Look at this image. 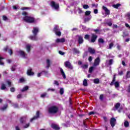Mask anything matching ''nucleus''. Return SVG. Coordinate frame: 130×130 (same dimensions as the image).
Wrapping results in <instances>:
<instances>
[{
    "label": "nucleus",
    "instance_id": "54",
    "mask_svg": "<svg viewBox=\"0 0 130 130\" xmlns=\"http://www.w3.org/2000/svg\"><path fill=\"white\" fill-rule=\"evenodd\" d=\"M30 9L29 7H22L21 8L22 11H24V10H29Z\"/></svg>",
    "mask_w": 130,
    "mask_h": 130
},
{
    "label": "nucleus",
    "instance_id": "64",
    "mask_svg": "<svg viewBox=\"0 0 130 130\" xmlns=\"http://www.w3.org/2000/svg\"><path fill=\"white\" fill-rule=\"evenodd\" d=\"M10 91H11V92H14L15 91V88L12 87V88H10Z\"/></svg>",
    "mask_w": 130,
    "mask_h": 130
},
{
    "label": "nucleus",
    "instance_id": "15",
    "mask_svg": "<svg viewBox=\"0 0 130 130\" xmlns=\"http://www.w3.org/2000/svg\"><path fill=\"white\" fill-rule=\"evenodd\" d=\"M66 42V39L64 38L59 39L58 38L55 40L56 43H63V42Z\"/></svg>",
    "mask_w": 130,
    "mask_h": 130
},
{
    "label": "nucleus",
    "instance_id": "53",
    "mask_svg": "<svg viewBox=\"0 0 130 130\" xmlns=\"http://www.w3.org/2000/svg\"><path fill=\"white\" fill-rule=\"evenodd\" d=\"M83 69H88V64H84L82 66Z\"/></svg>",
    "mask_w": 130,
    "mask_h": 130
},
{
    "label": "nucleus",
    "instance_id": "14",
    "mask_svg": "<svg viewBox=\"0 0 130 130\" xmlns=\"http://www.w3.org/2000/svg\"><path fill=\"white\" fill-rule=\"evenodd\" d=\"M103 10L105 11L106 15H107L108 16L110 15V10H109L107 7L103 6Z\"/></svg>",
    "mask_w": 130,
    "mask_h": 130
},
{
    "label": "nucleus",
    "instance_id": "10",
    "mask_svg": "<svg viewBox=\"0 0 130 130\" xmlns=\"http://www.w3.org/2000/svg\"><path fill=\"white\" fill-rule=\"evenodd\" d=\"M32 33L34 35H38V33H39V28L37 27H34L32 30Z\"/></svg>",
    "mask_w": 130,
    "mask_h": 130
},
{
    "label": "nucleus",
    "instance_id": "46",
    "mask_svg": "<svg viewBox=\"0 0 130 130\" xmlns=\"http://www.w3.org/2000/svg\"><path fill=\"white\" fill-rule=\"evenodd\" d=\"M22 15H23V16H24V17H28V13H27V12H23Z\"/></svg>",
    "mask_w": 130,
    "mask_h": 130
},
{
    "label": "nucleus",
    "instance_id": "12",
    "mask_svg": "<svg viewBox=\"0 0 130 130\" xmlns=\"http://www.w3.org/2000/svg\"><path fill=\"white\" fill-rule=\"evenodd\" d=\"M67 103L69 105L70 108L73 109V101L72 100V98H69L68 101H67Z\"/></svg>",
    "mask_w": 130,
    "mask_h": 130
},
{
    "label": "nucleus",
    "instance_id": "48",
    "mask_svg": "<svg viewBox=\"0 0 130 130\" xmlns=\"http://www.w3.org/2000/svg\"><path fill=\"white\" fill-rule=\"evenodd\" d=\"M26 49H31V45H30V44L26 45Z\"/></svg>",
    "mask_w": 130,
    "mask_h": 130
},
{
    "label": "nucleus",
    "instance_id": "58",
    "mask_svg": "<svg viewBox=\"0 0 130 130\" xmlns=\"http://www.w3.org/2000/svg\"><path fill=\"white\" fill-rule=\"evenodd\" d=\"M92 6V8H94V7H95V8H97V7H98V4H92L91 5Z\"/></svg>",
    "mask_w": 130,
    "mask_h": 130
},
{
    "label": "nucleus",
    "instance_id": "32",
    "mask_svg": "<svg viewBox=\"0 0 130 130\" xmlns=\"http://www.w3.org/2000/svg\"><path fill=\"white\" fill-rule=\"evenodd\" d=\"M29 89V87L28 86H25L23 87L22 89L21 90V92H25V91H27Z\"/></svg>",
    "mask_w": 130,
    "mask_h": 130
},
{
    "label": "nucleus",
    "instance_id": "6",
    "mask_svg": "<svg viewBox=\"0 0 130 130\" xmlns=\"http://www.w3.org/2000/svg\"><path fill=\"white\" fill-rule=\"evenodd\" d=\"M110 123L112 127H114V126H115V124L116 123V119L114 117L111 118Z\"/></svg>",
    "mask_w": 130,
    "mask_h": 130
},
{
    "label": "nucleus",
    "instance_id": "18",
    "mask_svg": "<svg viewBox=\"0 0 130 130\" xmlns=\"http://www.w3.org/2000/svg\"><path fill=\"white\" fill-rule=\"evenodd\" d=\"M27 74L28 76H33L34 75V73L32 72V69L29 68L27 71Z\"/></svg>",
    "mask_w": 130,
    "mask_h": 130
},
{
    "label": "nucleus",
    "instance_id": "26",
    "mask_svg": "<svg viewBox=\"0 0 130 130\" xmlns=\"http://www.w3.org/2000/svg\"><path fill=\"white\" fill-rule=\"evenodd\" d=\"M93 83L94 84H99L100 83V80L99 78H95L93 80Z\"/></svg>",
    "mask_w": 130,
    "mask_h": 130
},
{
    "label": "nucleus",
    "instance_id": "34",
    "mask_svg": "<svg viewBox=\"0 0 130 130\" xmlns=\"http://www.w3.org/2000/svg\"><path fill=\"white\" fill-rule=\"evenodd\" d=\"M46 96H47V93H46V92H44L41 94V98H45V97H46Z\"/></svg>",
    "mask_w": 130,
    "mask_h": 130
},
{
    "label": "nucleus",
    "instance_id": "31",
    "mask_svg": "<svg viewBox=\"0 0 130 130\" xmlns=\"http://www.w3.org/2000/svg\"><path fill=\"white\" fill-rule=\"evenodd\" d=\"M98 42H99V43H102V44H103V43H104L105 41H104V40H103V39L100 38L98 39Z\"/></svg>",
    "mask_w": 130,
    "mask_h": 130
},
{
    "label": "nucleus",
    "instance_id": "9",
    "mask_svg": "<svg viewBox=\"0 0 130 130\" xmlns=\"http://www.w3.org/2000/svg\"><path fill=\"white\" fill-rule=\"evenodd\" d=\"M51 6L52 8H53L55 10H58L59 8V5L55 4L54 1H52L51 2Z\"/></svg>",
    "mask_w": 130,
    "mask_h": 130
},
{
    "label": "nucleus",
    "instance_id": "59",
    "mask_svg": "<svg viewBox=\"0 0 130 130\" xmlns=\"http://www.w3.org/2000/svg\"><path fill=\"white\" fill-rule=\"evenodd\" d=\"M43 74V72H41V73H39L37 75V77H38V78L41 77V75H42Z\"/></svg>",
    "mask_w": 130,
    "mask_h": 130
},
{
    "label": "nucleus",
    "instance_id": "41",
    "mask_svg": "<svg viewBox=\"0 0 130 130\" xmlns=\"http://www.w3.org/2000/svg\"><path fill=\"white\" fill-rule=\"evenodd\" d=\"M8 108V105H5L1 108L2 110H6Z\"/></svg>",
    "mask_w": 130,
    "mask_h": 130
},
{
    "label": "nucleus",
    "instance_id": "3",
    "mask_svg": "<svg viewBox=\"0 0 130 130\" xmlns=\"http://www.w3.org/2000/svg\"><path fill=\"white\" fill-rule=\"evenodd\" d=\"M23 19L24 22H26V23H29V24H33L35 23V18L33 17L26 16L24 17Z\"/></svg>",
    "mask_w": 130,
    "mask_h": 130
},
{
    "label": "nucleus",
    "instance_id": "2",
    "mask_svg": "<svg viewBox=\"0 0 130 130\" xmlns=\"http://www.w3.org/2000/svg\"><path fill=\"white\" fill-rule=\"evenodd\" d=\"M52 31L56 36H58V37L61 36V31H60V28L58 25H55Z\"/></svg>",
    "mask_w": 130,
    "mask_h": 130
},
{
    "label": "nucleus",
    "instance_id": "55",
    "mask_svg": "<svg viewBox=\"0 0 130 130\" xmlns=\"http://www.w3.org/2000/svg\"><path fill=\"white\" fill-rule=\"evenodd\" d=\"M3 19L4 21H7V20H8V17H7V16L4 15V16H3Z\"/></svg>",
    "mask_w": 130,
    "mask_h": 130
},
{
    "label": "nucleus",
    "instance_id": "47",
    "mask_svg": "<svg viewBox=\"0 0 130 130\" xmlns=\"http://www.w3.org/2000/svg\"><path fill=\"white\" fill-rule=\"evenodd\" d=\"M20 83H24L25 82V79L24 78H21L19 80Z\"/></svg>",
    "mask_w": 130,
    "mask_h": 130
},
{
    "label": "nucleus",
    "instance_id": "1",
    "mask_svg": "<svg viewBox=\"0 0 130 130\" xmlns=\"http://www.w3.org/2000/svg\"><path fill=\"white\" fill-rule=\"evenodd\" d=\"M58 111V108L55 106H52L48 108V112L49 114H55Z\"/></svg>",
    "mask_w": 130,
    "mask_h": 130
},
{
    "label": "nucleus",
    "instance_id": "37",
    "mask_svg": "<svg viewBox=\"0 0 130 130\" xmlns=\"http://www.w3.org/2000/svg\"><path fill=\"white\" fill-rule=\"evenodd\" d=\"M94 70V67H91L89 68L88 72L90 73V74H91V73H93V70Z\"/></svg>",
    "mask_w": 130,
    "mask_h": 130
},
{
    "label": "nucleus",
    "instance_id": "61",
    "mask_svg": "<svg viewBox=\"0 0 130 130\" xmlns=\"http://www.w3.org/2000/svg\"><path fill=\"white\" fill-rule=\"evenodd\" d=\"M118 75H119V76H122V75H123V71H121L119 72L118 73Z\"/></svg>",
    "mask_w": 130,
    "mask_h": 130
},
{
    "label": "nucleus",
    "instance_id": "35",
    "mask_svg": "<svg viewBox=\"0 0 130 130\" xmlns=\"http://www.w3.org/2000/svg\"><path fill=\"white\" fill-rule=\"evenodd\" d=\"M88 51L91 53V54H94V53H95V52H96V51H95V49H89Z\"/></svg>",
    "mask_w": 130,
    "mask_h": 130
},
{
    "label": "nucleus",
    "instance_id": "28",
    "mask_svg": "<svg viewBox=\"0 0 130 130\" xmlns=\"http://www.w3.org/2000/svg\"><path fill=\"white\" fill-rule=\"evenodd\" d=\"M5 51L8 52L10 55H12V54H13V50L12 49H6Z\"/></svg>",
    "mask_w": 130,
    "mask_h": 130
},
{
    "label": "nucleus",
    "instance_id": "8",
    "mask_svg": "<svg viewBox=\"0 0 130 130\" xmlns=\"http://www.w3.org/2000/svg\"><path fill=\"white\" fill-rule=\"evenodd\" d=\"M66 68H67V69H69V70L74 69V67H73V65H72V63H71L69 61H66Z\"/></svg>",
    "mask_w": 130,
    "mask_h": 130
},
{
    "label": "nucleus",
    "instance_id": "36",
    "mask_svg": "<svg viewBox=\"0 0 130 130\" xmlns=\"http://www.w3.org/2000/svg\"><path fill=\"white\" fill-rule=\"evenodd\" d=\"M84 39H85V40H89V39H90V35H85L84 36Z\"/></svg>",
    "mask_w": 130,
    "mask_h": 130
},
{
    "label": "nucleus",
    "instance_id": "52",
    "mask_svg": "<svg viewBox=\"0 0 130 130\" xmlns=\"http://www.w3.org/2000/svg\"><path fill=\"white\" fill-rule=\"evenodd\" d=\"M107 24L108 25V26H109V27H111L112 26V22H111V21L107 22Z\"/></svg>",
    "mask_w": 130,
    "mask_h": 130
},
{
    "label": "nucleus",
    "instance_id": "39",
    "mask_svg": "<svg viewBox=\"0 0 130 130\" xmlns=\"http://www.w3.org/2000/svg\"><path fill=\"white\" fill-rule=\"evenodd\" d=\"M79 53H80V52L79 51V50H78L77 49L73 50V54H77Z\"/></svg>",
    "mask_w": 130,
    "mask_h": 130
},
{
    "label": "nucleus",
    "instance_id": "29",
    "mask_svg": "<svg viewBox=\"0 0 130 130\" xmlns=\"http://www.w3.org/2000/svg\"><path fill=\"white\" fill-rule=\"evenodd\" d=\"M120 6H121V4H115V5H113V7L115 9H118V7H120Z\"/></svg>",
    "mask_w": 130,
    "mask_h": 130
},
{
    "label": "nucleus",
    "instance_id": "63",
    "mask_svg": "<svg viewBox=\"0 0 130 130\" xmlns=\"http://www.w3.org/2000/svg\"><path fill=\"white\" fill-rule=\"evenodd\" d=\"M127 17L128 20H130V13H127Z\"/></svg>",
    "mask_w": 130,
    "mask_h": 130
},
{
    "label": "nucleus",
    "instance_id": "24",
    "mask_svg": "<svg viewBox=\"0 0 130 130\" xmlns=\"http://www.w3.org/2000/svg\"><path fill=\"white\" fill-rule=\"evenodd\" d=\"M60 72L62 75L63 79H66V74H64V72H63V70H62L61 68H60Z\"/></svg>",
    "mask_w": 130,
    "mask_h": 130
},
{
    "label": "nucleus",
    "instance_id": "17",
    "mask_svg": "<svg viewBox=\"0 0 130 130\" xmlns=\"http://www.w3.org/2000/svg\"><path fill=\"white\" fill-rule=\"evenodd\" d=\"M99 63H100V58H99V57H98V58H96L95 59L93 66L94 67H96L97 66H99Z\"/></svg>",
    "mask_w": 130,
    "mask_h": 130
},
{
    "label": "nucleus",
    "instance_id": "23",
    "mask_svg": "<svg viewBox=\"0 0 130 130\" xmlns=\"http://www.w3.org/2000/svg\"><path fill=\"white\" fill-rule=\"evenodd\" d=\"M119 107H120V103H116L115 105V109H114V110H117V109H118Z\"/></svg>",
    "mask_w": 130,
    "mask_h": 130
},
{
    "label": "nucleus",
    "instance_id": "42",
    "mask_svg": "<svg viewBox=\"0 0 130 130\" xmlns=\"http://www.w3.org/2000/svg\"><path fill=\"white\" fill-rule=\"evenodd\" d=\"M114 45L113 44V43H110L109 45V48H110V49H111V48L113 47Z\"/></svg>",
    "mask_w": 130,
    "mask_h": 130
},
{
    "label": "nucleus",
    "instance_id": "19",
    "mask_svg": "<svg viewBox=\"0 0 130 130\" xmlns=\"http://www.w3.org/2000/svg\"><path fill=\"white\" fill-rule=\"evenodd\" d=\"M39 111L37 112L36 116H34L32 118L30 119V122H32L33 120L35 119H37V118H39Z\"/></svg>",
    "mask_w": 130,
    "mask_h": 130
},
{
    "label": "nucleus",
    "instance_id": "4",
    "mask_svg": "<svg viewBox=\"0 0 130 130\" xmlns=\"http://www.w3.org/2000/svg\"><path fill=\"white\" fill-rule=\"evenodd\" d=\"M116 79V77H115V75H114L113 80L111 83L110 84V86H113V85H115V88H118L119 87V83L117 81L114 83L115 82V79Z\"/></svg>",
    "mask_w": 130,
    "mask_h": 130
},
{
    "label": "nucleus",
    "instance_id": "62",
    "mask_svg": "<svg viewBox=\"0 0 130 130\" xmlns=\"http://www.w3.org/2000/svg\"><path fill=\"white\" fill-rule=\"evenodd\" d=\"M43 74H44V75H48V71H42Z\"/></svg>",
    "mask_w": 130,
    "mask_h": 130
},
{
    "label": "nucleus",
    "instance_id": "45",
    "mask_svg": "<svg viewBox=\"0 0 130 130\" xmlns=\"http://www.w3.org/2000/svg\"><path fill=\"white\" fill-rule=\"evenodd\" d=\"M103 98H104V94H101L100 95V100H101V101H103Z\"/></svg>",
    "mask_w": 130,
    "mask_h": 130
},
{
    "label": "nucleus",
    "instance_id": "13",
    "mask_svg": "<svg viewBox=\"0 0 130 130\" xmlns=\"http://www.w3.org/2000/svg\"><path fill=\"white\" fill-rule=\"evenodd\" d=\"M18 54L20 55V56H21L22 58H26V56L27 55V54L25 53V52L22 50H20L19 51H18Z\"/></svg>",
    "mask_w": 130,
    "mask_h": 130
},
{
    "label": "nucleus",
    "instance_id": "50",
    "mask_svg": "<svg viewBox=\"0 0 130 130\" xmlns=\"http://www.w3.org/2000/svg\"><path fill=\"white\" fill-rule=\"evenodd\" d=\"M16 68V65H14V66H12V68H11V71H12V72H14V71H15Z\"/></svg>",
    "mask_w": 130,
    "mask_h": 130
},
{
    "label": "nucleus",
    "instance_id": "51",
    "mask_svg": "<svg viewBox=\"0 0 130 130\" xmlns=\"http://www.w3.org/2000/svg\"><path fill=\"white\" fill-rule=\"evenodd\" d=\"M126 77L127 79H129V78H130L129 71H127Z\"/></svg>",
    "mask_w": 130,
    "mask_h": 130
},
{
    "label": "nucleus",
    "instance_id": "43",
    "mask_svg": "<svg viewBox=\"0 0 130 130\" xmlns=\"http://www.w3.org/2000/svg\"><path fill=\"white\" fill-rule=\"evenodd\" d=\"M6 89V85L3 84L1 86V90H5Z\"/></svg>",
    "mask_w": 130,
    "mask_h": 130
},
{
    "label": "nucleus",
    "instance_id": "40",
    "mask_svg": "<svg viewBox=\"0 0 130 130\" xmlns=\"http://www.w3.org/2000/svg\"><path fill=\"white\" fill-rule=\"evenodd\" d=\"M4 59V57L0 56V64H1L2 66H3V64H4V62H3V61H2Z\"/></svg>",
    "mask_w": 130,
    "mask_h": 130
},
{
    "label": "nucleus",
    "instance_id": "16",
    "mask_svg": "<svg viewBox=\"0 0 130 130\" xmlns=\"http://www.w3.org/2000/svg\"><path fill=\"white\" fill-rule=\"evenodd\" d=\"M51 126L52 128H53V129H55V130L60 129L59 126H58V125L55 124V123L52 124Z\"/></svg>",
    "mask_w": 130,
    "mask_h": 130
},
{
    "label": "nucleus",
    "instance_id": "49",
    "mask_svg": "<svg viewBox=\"0 0 130 130\" xmlns=\"http://www.w3.org/2000/svg\"><path fill=\"white\" fill-rule=\"evenodd\" d=\"M83 9L85 10H87V9H89V6L88 5H83Z\"/></svg>",
    "mask_w": 130,
    "mask_h": 130
},
{
    "label": "nucleus",
    "instance_id": "25",
    "mask_svg": "<svg viewBox=\"0 0 130 130\" xmlns=\"http://www.w3.org/2000/svg\"><path fill=\"white\" fill-rule=\"evenodd\" d=\"M83 85L84 86V87H87V86H88V81H87V79H84L83 81Z\"/></svg>",
    "mask_w": 130,
    "mask_h": 130
},
{
    "label": "nucleus",
    "instance_id": "38",
    "mask_svg": "<svg viewBox=\"0 0 130 130\" xmlns=\"http://www.w3.org/2000/svg\"><path fill=\"white\" fill-rule=\"evenodd\" d=\"M91 15V11H87L85 12V16H90Z\"/></svg>",
    "mask_w": 130,
    "mask_h": 130
},
{
    "label": "nucleus",
    "instance_id": "56",
    "mask_svg": "<svg viewBox=\"0 0 130 130\" xmlns=\"http://www.w3.org/2000/svg\"><path fill=\"white\" fill-rule=\"evenodd\" d=\"M54 84L55 85H56V86H58V85H59V83H58V82L57 81H56V80H55L54 81Z\"/></svg>",
    "mask_w": 130,
    "mask_h": 130
},
{
    "label": "nucleus",
    "instance_id": "60",
    "mask_svg": "<svg viewBox=\"0 0 130 130\" xmlns=\"http://www.w3.org/2000/svg\"><path fill=\"white\" fill-rule=\"evenodd\" d=\"M29 125H30V124L27 123L25 126H24V128H27V127H29Z\"/></svg>",
    "mask_w": 130,
    "mask_h": 130
},
{
    "label": "nucleus",
    "instance_id": "57",
    "mask_svg": "<svg viewBox=\"0 0 130 130\" xmlns=\"http://www.w3.org/2000/svg\"><path fill=\"white\" fill-rule=\"evenodd\" d=\"M94 14H98V9H95L93 10Z\"/></svg>",
    "mask_w": 130,
    "mask_h": 130
},
{
    "label": "nucleus",
    "instance_id": "33",
    "mask_svg": "<svg viewBox=\"0 0 130 130\" xmlns=\"http://www.w3.org/2000/svg\"><path fill=\"white\" fill-rule=\"evenodd\" d=\"M113 64V59H110L108 63V66H112V64Z\"/></svg>",
    "mask_w": 130,
    "mask_h": 130
},
{
    "label": "nucleus",
    "instance_id": "20",
    "mask_svg": "<svg viewBox=\"0 0 130 130\" xmlns=\"http://www.w3.org/2000/svg\"><path fill=\"white\" fill-rule=\"evenodd\" d=\"M51 61L49 60V59H47L46 60V69H49V67H50V63H51Z\"/></svg>",
    "mask_w": 130,
    "mask_h": 130
},
{
    "label": "nucleus",
    "instance_id": "7",
    "mask_svg": "<svg viewBox=\"0 0 130 130\" xmlns=\"http://www.w3.org/2000/svg\"><path fill=\"white\" fill-rule=\"evenodd\" d=\"M78 37L77 42L78 44H83L84 43V39L83 38V36L77 35Z\"/></svg>",
    "mask_w": 130,
    "mask_h": 130
},
{
    "label": "nucleus",
    "instance_id": "21",
    "mask_svg": "<svg viewBox=\"0 0 130 130\" xmlns=\"http://www.w3.org/2000/svg\"><path fill=\"white\" fill-rule=\"evenodd\" d=\"M26 120H27V118L26 117V116H23L20 118L21 123H25Z\"/></svg>",
    "mask_w": 130,
    "mask_h": 130
},
{
    "label": "nucleus",
    "instance_id": "5",
    "mask_svg": "<svg viewBox=\"0 0 130 130\" xmlns=\"http://www.w3.org/2000/svg\"><path fill=\"white\" fill-rule=\"evenodd\" d=\"M97 38H98V35H95V34H91L90 42L94 43L97 40Z\"/></svg>",
    "mask_w": 130,
    "mask_h": 130
},
{
    "label": "nucleus",
    "instance_id": "27",
    "mask_svg": "<svg viewBox=\"0 0 130 130\" xmlns=\"http://www.w3.org/2000/svg\"><path fill=\"white\" fill-rule=\"evenodd\" d=\"M125 127H128L129 126V123L127 121H125L124 122Z\"/></svg>",
    "mask_w": 130,
    "mask_h": 130
},
{
    "label": "nucleus",
    "instance_id": "30",
    "mask_svg": "<svg viewBox=\"0 0 130 130\" xmlns=\"http://www.w3.org/2000/svg\"><path fill=\"white\" fill-rule=\"evenodd\" d=\"M63 93H64V90L62 88H60L59 90L60 95H63Z\"/></svg>",
    "mask_w": 130,
    "mask_h": 130
},
{
    "label": "nucleus",
    "instance_id": "11",
    "mask_svg": "<svg viewBox=\"0 0 130 130\" xmlns=\"http://www.w3.org/2000/svg\"><path fill=\"white\" fill-rule=\"evenodd\" d=\"M29 39L32 41H37L38 40V37L35 35L30 36Z\"/></svg>",
    "mask_w": 130,
    "mask_h": 130
},
{
    "label": "nucleus",
    "instance_id": "44",
    "mask_svg": "<svg viewBox=\"0 0 130 130\" xmlns=\"http://www.w3.org/2000/svg\"><path fill=\"white\" fill-rule=\"evenodd\" d=\"M93 31L96 33V34H99L100 30L98 29H93Z\"/></svg>",
    "mask_w": 130,
    "mask_h": 130
},
{
    "label": "nucleus",
    "instance_id": "22",
    "mask_svg": "<svg viewBox=\"0 0 130 130\" xmlns=\"http://www.w3.org/2000/svg\"><path fill=\"white\" fill-rule=\"evenodd\" d=\"M91 19H92V16H91V15L87 17H86L84 19V22L86 23V22H89V21H90V20H91Z\"/></svg>",
    "mask_w": 130,
    "mask_h": 130
}]
</instances>
